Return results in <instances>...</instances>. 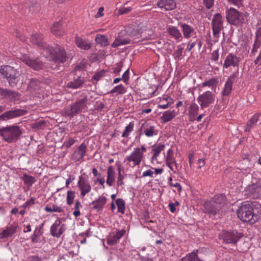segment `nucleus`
I'll return each mask as SVG.
<instances>
[{"mask_svg":"<svg viewBox=\"0 0 261 261\" xmlns=\"http://www.w3.org/2000/svg\"><path fill=\"white\" fill-rule=\"evenodd\" d=\"M254 203H242L237 211L238 218L244 222L256 223L259 219V216L254 212Z\"/></svg>","mask_w":261,"mask_h":261,"instance_id":"obj_1","label":"nucleus"},{"mask_svg":"<svg viewBox=\"0 0 261 261\" xmlns=\"http://www.w3.org/2000/svg\"><path fill=\"white\" fill-rule=\"evenodd\" d=\"M21 134L20 127L16 125H8L0 128V137L9 143L16 142Z\"/></svg>","mask_w":261,"mask_h":261,"instance_id":"obj_2","label":"nucleus"},{"mask_svg":"<svg viewBox=\"0 0 261 261\" xmlns=\"http://www.w3.org/2000/svg\"><path fill=\"white\" fill-rule=\"evenodd\" d=\"M44 51L46 55L56 62L64 63L68 59L65 49L59 45H56L54 47L47 46Z\"/></svg>","mask_w":261,"mask_h":261,"instance_id":"obj_3","label":"nucleus"},{"mask_svg":"<svg viewBox=\"0 0 261 261\" xmlns=\"http://www.w3.org/2000/svg\"><path fill=\"white\" fill-rule=\"evenodd\" d=\"M0 73L5 77L11 87H15L20 82L19 72L11 66L2 67Z\"/></svg>","mask_w":261,"mask_h":261,"instance_id":"obj_4","label":"nucleus"},{"mask_svg":"<svg viewBox=\"0 0 261 261\" xmlns=\"http://www.w3.org/2000/svg\"><path fill=\"white\" fill-rule=\"evenodd\" d=\"M88 98L86 96L76 100L73 104L66 107L64 110V115L70 118H73L77 114L86 110Z\"/></svg>","mask_w":261,"mask_h":261,"instance_id":"obj_5","label":"nucleus"},{"mask_svg":"<svg viewBox=\"0 0 261 261\" xmlns=\"http://www.w3.org/2000/svg\"><path fill=\"white\" fill-rule=\"evenodd\" d=\"M27 51L23 48L20 49V55L19 58L27 65L32 68L34 70H39L43 67L42 62L39 59H32L27 54Z\"/></svg>","mask_w":261,"mask_h":261,"instance_id":"obj_6","label":"nucleus"},{"mask_svg":"<svg viewBox=\"0 0 261 261\" xmlns=\"http://www.w3.org/2000/svg\"><path fill=\"white\" fill-rule=\"evenodd\" d=\"M226 19L230 24L239 26L244 22V15L237 10L230 8L226 11Z\"/></svg>","mask_w":261,"mask_h":261,"instance_id":"obj_7","label":"nucleus"},{"mask_svg":"<svg viewBox=\"0 0 261 261\" xmlns=\"http://www.w3.org/2000/svg\"><path fill=\"white\" fill-rule=\"evenodd\" d=\"M251 183L246 188V194L251 198H258L261 196V178H253Z\"/></svg>","mask_w":261,"mask_h":261,"instance_id":"obj_8","label":"nucleus"},{"mask_svg":"<svg viewBox=\"0 0 261 261\" xmlns=\"http://www.w3.org/2000/svg\"><path fill=\"white\" fill-rule=\"evenodd\" d=\"M215 99V94L210 91H205L197 97V101L201 109L208 107L214 102Z\"/></svg>","mask_w":261,"mask_h":261,"instance_id":"obj_9","label":"nucleus"},{"mask_svg":"<svg viewBox=\"0 0 261 261\" xmlns=\"http://www.w3.org/2000/svg\"><path fill=\"white\" fill-rule=\"evenodd\" d=\"M242 237H243V234L236 231H222L220 234V239H222L224 242L227 244H235Z\"/></svg>","mask_w":261,"mask_h":261,"instance_id":"obj_10","label":"nucleus"},{"mask_svg":"<svg viewBox=\"0 0 261 261\" xmlns=\"http://www.w3.org/2000/svg\"><path fill=\"white\" fill-rule=\"evenodd\" d=\"M0 95L3 99L13 103L19 101L21 96L20 93L18 92L3 88H0Z\"/></svg>","mask_w":261,"mask_h":261,"instance_id":"obj_11","label":"nucleus"},{"mask_svg":"<svg viewBox=\"0 0 261 261\" xmlns=\"http://www.w3.org/2000/svg\"><path fill=\"white\" fill-rule=\"evenodd\" d=\"M27 113V111L25 110L19 109H11L0 115V120L3 121H7L22 116Z\"/></svg>","mask_w":261,"mask_h":261,"instance_id":"obj_12","label":"nucleus"},{"mask_svg":"<svg viewBox=\"0 0 261 261\" xmlns=\"http://www.w3.org/2000/svg\"><path fill=\"white\" fill-rule=\"evenodd\" d=\"M223 21L221 15L220 13L214 15L212 20V25L213 34L215 37L218 38L219 34L223 29Z\"/></svg>","mask_w":261,"mask_h":261,"instance_id":"obj_13","label":"nucleus"},{"mask_svg":"<svg viewBox=\"0 0 261 261\" xmlns=\"http://www.w3.org/2000/svg\"><path fill=\"white\" fill-rule=\"evenodd\" d=\"M143 158V153L141 151L139 147H136L132 153L125 158L124 162H133V167H135L140 165Z\"/></svg>","mask_w":261,"mask_h":261,"instance_id":"obj_14","label":"nucleus"},{"mask_svg":"<svg viewBox=\"0 0 261 261\" xmlns=\"http://www.w3.org/2000/svg\"><path fill=\"white\" fill-rule=\"evenodd\" d=\"M140 132V135L143 134L147 137H151L158 134V130L155 126L146 121L142 124Z\"/></svg>","mask_w":261,"mask_h":261,"instance_id":"obj_15","label":"nucleus"},{"mask_svg":"<svg viewBox=\"0 0 261 261\" xmlns=\"http://www.w3.org/2000/svg\"><path fill=\"white\" fill-rule=\"evenodd\" d=\"M77 187L81 191V195L82 197H84L91 190V186L89 184V180L82 175L79 176Z\"/></svg>","mask_w":261,"mask_h":261,"instance_id":"obj_16","label":"nucleus"},{"mask_svg":"<svg viewBox=\"0 0 261 261\" xmlns=\"http://www.w3.org/2000/svg\"><path fill=\"white\" fill-rule=\"evenodd\" d=\"M220 206L216 205L212 200L205 201L203 205V212L210 216H215L221 212Z\"/></svg>","mask_w":261,"mask_h":261,"instance_id":"obj_17","label":"nucleus"},{"mask_svg":"<svg viewBox=\"0 0 261 261\" xmlns=\"http://www.w3.org/2000/svg\"><path fill=\"white\" fill-rule=\"evenodd\" d=\"M30 41L34 45H36L39 48L41 49H43V53H44L45 51L44 49L47 47L49 46L47 45L46 43L43 40V35L41 34H33L30 39Z\"/></svg>","mask_w":261,"mask_h":261,"instance_id":"obj_18","label":"nucleus"},{"mask_svg":"<svg viewBox=\"0 0 261 261\" xmlns=\"http://www.w3.org/2000/svg\"><path fill=\"white\" fill-rule=\"evenodd\" d=\"M86 145L84 143H82L72 153V159L75 162L82 160L86 155Z\"/></svg>","mask_w":261,"mask_h":261,"instance_id":"obj_19","label":"nucleus"},{"mask_svg":"<svg viewBox=\"0 0 261 261\" xmlns=\"http://www.w3.org/2000/svg\"><path fill=\"white\" fill-rule=\"evenodd\" d=\"M126 231L123 229L120 230L114 231L111 233L107 239L109 245H113L116 244L119 240L125 234Z\"/></svg>","mask_w":261,"mask_h":261,"instance_id":"obj_20","label":"nucleus"},{"mask_svg":"<svg viewBox=\"0 0 261 261\" xmlns=\"http://www.w3.org/2000/svg\"><path fill=\"white\" fill-rule=\"evenodd\" d=\"M240 58L236 55L230 53L226 57L223 64L224 68H228L230 66L238 67L240 62Z\"/></svg>","mask_w":261,"mask_h":261,"instance_id":"obj_21","label":"nucleus"},{"mask_svg":"<svg viewBox=\"0 0 261 261\" xmlns=\"http://www.w3.org/2000/svg\"><path fill=\"white\" fill-rule=\"evenodd\" d=\"M179 25L181 28L184 37L186 39L191 38L196 33L194 27L185 22H180Z\"/></svg>","mask_w":261,"mask_h":261,"instance_id":"obj_22","label":"nucleus"},{"mask_svg":"<svg viewBox=\"0 0 261 261\" xmlns=\"http://www.w3.org/2000/svg\"><path fill=\"white\" fill-rule=\"evenodd\" d=\"M157 6L165 11H170L176 8V4L174 0H159Z\"/></svg>","mask_w":261,"mask_h":261,"instance_id":"obj_23","label":"nucleus"},{"mask_svg":"<svg viewBox=\"0 0 261 261\" xmlns=\"http://www.w3.org/2000/svg\"><path fill=\"white\" fill-rule=\"evenodd\" d=\"M17 223H13L2 231L1 233L0 238L3 239L12 237L17 232Z\"/></svg>","mask_w":261,"mask_h":261,"instance_id":"obj_24","label":"nucleus"},{"mask_svg":"<svg viewBox=\"0 0 261 261\" xmlns=\"http://www.w3.org/2000/svg\"><path fill=\"white\" fill-rule=\"evenodd\" d=\"M167 32L176 41H180L182 40V34L176 27L169 26L167 29Z\"/></svg>","mask_w":261,"mask_h":261,"instance_id":"obj_25","label":"nucleus"},{"mask_svg":"<svg viewBox=\"0 0 261 261\" xmlns=\"http://www.w3.org/2000/svg\"><path fill=\"white\" fill-rule=\"evenodd\" d=\"M261 46V27L257 28L255 32V40L251 49V54L253 55L257 51Z\"/></svg>","mask_w":261,"mask_h":261,"instance_id":"obj_26","label":"nucleus"},{"mask_svg":"<svg viewBox=\"0 0 261 261\" xmlns=\"http://www.w3.org/2000/svg\"><path fill=\"white\" fill-rule=\"evenodd\" d=\"M60 224V220L58 219L51 225L50 227V233L54 237L59 238L62 234L63 231L62 227L58 229Z\"/></svg>","mask_w":261,"mask_h":261,"instance_id":"obj_27","label":"nucleus"},{"mask_svg":"<svg viewBox=\"0 0 261 261\" xmlns=\"http://www.w3.org/2000/svg\"><path fill=\"white\" fill-rule=\"evenodd\" d=\"M234 75L230 76L226 82L224 87L221 92V94L223 97L229 96L232 90L233 80Z\"/></svg>","mask_w":261,"mask_h":261,"instance_id":"obj_28","label":"nucleus"},{"mask_svg":"<svg viewBox=\"0 0 261 261\" xmlns=\"http://www.w3.org/2000/svg\"><path fill=\"white\" fill-rule=\"evenodd\" d=\"M107 202V198L101 195L98 199L92 202L93 208L96 210L97 212L101 211Z\"/></svg>","mask_w":261,"mask_h":261,"instance_id":"obj_29","label":"nucleus"},{"mask_svg":"<svg viewBox=\"0 0 261 261\" xmlns=\"http://www.w3.org/2000/svg\"><path fill=\"white\" fill-rule=\"evenodd\" d=\"M84 82V78L79 76L77 77H74L73 81L69 82L66 84V87L71 89H77L81 87Z\"/></svg>","mask_w":261,"mask_h":261,"instance_id":"obj_30","label":"nucleus"},{"mask_svg":"<svg viewBox=\"0 0 261 261\" xmlns=\"http://www.w3.org/2000/svg\"><path fill=\"white\" fill-rule=\"evenodd\" d=\"M52 33L56 36H61L64 34L65 31L61 21L55 22L51 28Z\"/></svg>","mask_w":261,"mask_h":261,"instance_id":"obj_31","label":"nucleus"},{"mask_svg":"<svg viewBox=\"0 0 261 261\" xmlns=\"http://www.w3.org/2000/svg\"><path fill=\"white\" fill-rule=\"evenodd\" d=\"M75 43L78 47L84 50H88L92 46L90 42L78 36H76L75 38Z\"/></svg>","mask_w":261,"mask_h":261,"instance_id":"obj_32","label":"nucleus"},{"mask_svg":"<svg viewBox=\"0 0 261 261\" xmlns=\"http://www.w3.org/2000/svg\"><path fill=\"white\" fill-rule=\"evenodd\" d=\"M199 107L195 103L191 105L188 112V116L190 121H194L196 120L195 117L198 113Z\"/></svg>","mask_w":261,"mask_h":261,"instance_id":"obj_33","label":"nucleus"},{"mask_svg":"<svg viewBox=\"0 0 261 261\" xmlns=\"http://www.w3.org/2000/svg\"><path fill=\"white\" fill-rule=\"evenodd\" d=\"M43 233V231L35 230L33 234L31 237L32 242L33 243L41 242L43 244L45 243L46 240L44 237H42V239L40 238V237L42 236Z\"/></svg>","mask_w":261,"mask_h":261,"instance_id":"obj_34","label":"nucleus"},{"mask_svg":"<svg viewBox=\"0 0 261 261\" xmlns=\"http://www.w3.org/2000/svg\"><path fill=\"white\" fill-rule=\"evenodd\" d=\"M131 40L127 37L123 38L120 36H118L112 44L113 47H117L122 45L130 43Z\"/></svg>","mask_w":261,"mask_h":261,"instance_id":"obj_35","label":"nucleus"},{"mask_svg":"<svg viewBox=\"0 0 261 261\" xmlns=\"http://www.w3.org/2000/svg\"><path fill=\"white\" fill-rule=\"evenodd\" d=\"M260 114L259 113L255 114L248 121L246 125L244 126L245 132H249L253 126L258 120Z\"/></svg>","mask_w":261,"mask_h":261,"instance_id":"obj_36","label":"nucleus"},{"mask_svg":"<svg viewBox=\"0 0 261 261\" xmlns=\"http://www.w3.org/2000/svg\"><path fill=\"white\" fill-rule=\"evenodd\" d=\"M115 173L114 167L112 166H110L108 168L107 178L106 180L107 184L109 186H112L115 181Z\"/></svg>","mask_w":261,"mask_h":261,"instance_id":"obj_37","label":"nucleus"},{"mask_svg":"<svg viewBox=\"0 0 261 261\" xmlns=\"http://www.w3.org/2000/svg\"><path fill=\"white\" fill-rule=\"evenodd\" d=\"M176 116V112L174 110L167 111L165 112L161 117V119L163 123L170 121Z\"/></svg>","mask_w":261,"mask_h":261,"instance_id":"obj_38","label":"nucleus"},{"mask_svg":"<svg viewBox=\"0 0 261 261\" xmlns=\"http://www.w3.org/2000/svg\"><path fill=\"white\" fill-rule=\"evenodd\" d=\"M226 200L225 196L223 195H218L214 196L212 201L217 205L220 206L221 210Z\"/></svg>","mask_w":261,"mask_h":261,"instance_id":"obj_39","label":"nucleus"},{"mask_svg":"<svg viewBox=\"0 0 261 261\" xmlns=\"http://www.w3.org/2000/svg\"><path fill=\"white\" fill-rule=\"evenodd\" d=\"M21 179L29 188L36 181V179L34 177L29 175L27 173H24L23 174V176L21 177Z\"/></svg>","mask_w":261,"mask_h":261,"instance_id":"obj_40","label":"nucleus"},{"mask_svg":"<svg viewBox=\"0 0 261 261\" xmlns=\"http://www.w3.org/2000/svg\"><path fill=\"white\" fill-rule=\"evenodd\" d=\"M219 81L217 78L213 77L207 81H205L201 84V87H209L212 89L216 88Z\"/></svg>","mask_w":261,"mask_h":261,"instance_id":"obj_41","label":"nucleus"},{"mask_svg":"<svg viewBox=\"0 0 261 261\" xmlns=\"http://www.w3.org/2000/svg\"><path fill=\"white\" fill-rule=\"evenodd\" d=\"M165 148L164 144H158L156 146H153L152 151L153 152V156L151 158V161L156 160L157 157Z\"/></svg>","mask_w":261,"mask_h":261,"instance_id":"obj_42","label":"nucleus"},{"mask_svg":"<svg viewBox=\"0 0 261 261\" xmlns=\"http://www.w3.org/2000/svg\"><path fill=\"white\" fill-rule=\"evenodd\" d=\"M197 252V250H194L192 252L189 253L186 256L181 259V261H202L198 257Z\"/></svg>","mask_w":261,"mask_h":261,"instance_id":"obj_43","label":"nucleus"},{"mask_svg":"<svg viewBox=\"0 0 261 261\" xmlns=\"http://www.w3.org/2000/svg\"><path fill=\"white\" fill-rule=\"evenodd\" d=\"M141 30V29L132 28L129 27L125 29V31L129 36L132 37H136L137 38H140L139 35Z\"/></svg>","mask_w":261,"mask_h":261,"instance_id":"obj_44","label":"nucleus"},{"mask_svg":"<svg viewBox=\"0 0 261 261\" xmlns=\"http://www.w3.org/2000/svg\"><path fill=\"white\" fill-rule=\"evenodd\" d=\"M95 41L97 43L103 46H106L109 44L107 37L103 35L97 34L95 37Z\"/></svg>","mask_w":261,"mask_h":261,"instance_id":"obj_45","label":"nucleus"},{"mask_svg":"<svg viewBox=\"0 0 261 261\" xmlns=\"http://www.w3.org/2000/svg\"><path fill=\"white\" fill-rule=\"evenodd\" d=\"M38 4L37 3L32 4L31 2L26 3L24 6L25 13H29L34 12L37 10Z\"/></svg>","mask_w":261,"mask_h":261,"instance_id":"obj_46","label":"nucleus"},{"mask_svg":"<svg viewBox=\"0 0 261 261\" xmlns=\"http://www.w3.org/2000/svg\"><path fill=\"white\" fill-rule=\"evenodd\" d=\"M126 92V88L122 84L115 86L109 93L113 94L116 93L117 94H123Z\"/></svg>","mask_w":261,"mask_h":261,"instance_id":"obj_47","label":"nucleus"},{"mask_svg":"<svg viewBox=\"0 0 261 261\" xmlns=\"http://www.w3.org/2000/svg\"><path fill=\"white\" fill-rule=\"evenodd\" d=\"M40 82L36 78H31L29 80L28 88L29 89L36 90L40 86Z\"/></svg>","mask_w":261,"mask_h":261,"instance_id":"obj_48","label":"nucleus"},{"mask_svg":"<svg viewBox=\"0 0 261 261\" xmlns=\"http://www.w3.org/2000/svg\"><path fill=\"white\" fill-rule=\"evenodd\" d=\"M174 154L172 149H169L167 153L166 158V164L169 166L170 163H175V160L174 158Z\"/></svg>","mask_w":261,"mask_h":261,"instance_id":"obj_49","label":"nucleus"},{"mask_svg":"<svg viewBox=\"0 0 261 261\" xmlns=\"http://www.w3.org/2000/svg\"><path fill=\"white\" fill-rule=\"evenodd\" d=\"M116 203L117 206L118 212L123 214L125 210L124 201L121 198H118L116 200Z\"/></svg>","mask_w":261,"mask_h":261,"instance_id":"obj_50","label":"nucleus"},{"mask_svg":"<svg viewBox=\"0 0 261 261\" xmlns=\"http://www.w3.org/2000/svg\"><path fill=\"white\" fill-rule=\"evenodd\" d=\"M134 126V123L130 122L129 124L125 128L124 132L122 134V137L127 138L129 135V134L133 131Z\"/></svg>","mask_w":261,"mask_h":261,"instance_id":"obj_51","label":"nucleus"},{"mask_svg":"<svg viewBox=\"0 0 261 261\" xmlns=\"http://www.w3.org/2000/svg\"><path fill=\"white\" fill-rule=\"evenodd\" d=\"M152 31L148 30H141L139 37L142 40H148L150 38Z\"/></svg>","mask_w":261,"mask_h":261,"instance_id":"obj_52","label":"nucleus"},{"mask_svg":"<svg viewBox=\"0 0 261 261\" xmlns=\"http://www.w3.org/2000/svg\"><path fill=\"white\" fill-rule=\"evenodd\" d=\"M67 194V203L69 205H71L73 203V200L75 197V192L72 191H68Z\"/></svg>","mask_w":261,"mask_h":261,"instance_id":"obj_53","label":"nucleus"},{"mask_svg":"<svg viewBox=\"0 0 261 261\" xmlns=\"http://www.w3.org/2000/svg\"><path fill=\"white\" fill-rule=\"evenodd\" d=\"M183 50L184 47L181 45L177 46V49L173 54L176 60H179L181 59Z\"/></svg>","mask_w":261,"mask_h":261,"instance_id":"obj_54","label":"nucleus"},{"mask_svg":"<svg viewBox=\"0 0 261 261\" xmlns=\"http://www.w3.org/2000/svg\"><path fill=\"white\" fill-rule=\"evenodd\" d=\"M123 67V63L120 61L116 64L114 67L112 68V72L115 74H119Z\"/></svg>","mask_w":261,"mask_h":261,"instance_id":"obj_55","label":"nucleus"},{"mask_svg":"<svg viewBox=\"0 0 261 261\" xmlns=\"http://www.w3.org/2000/svg\"><path fill=\"white\" fill-rule=\"evenodd\" d=\"M163 100H170V101H169V102H167L166 104L165 105H159L158 106L159 108L166 109L169 108L171 106V105L173 103V100L172 98L170 96L164 98Z\"/></svg>","mask_w":261,"mask_h":261,"instance_id":"obj_56","label":"nucleus"},{"mask_svg":"<svg viewBox=\"0 0 261 261\" xmlns=\"http://www.w3.org/2000/svg\"><path fill=\"white\" fill-rule=\"evenodd\" d=\"M118 177L117 179V185L118 186H121L123 185V179L124 178V176L121 174V169L119 165L118 166Z\"/></svg>","mask_w":261,"mask_h":261,"instance_id":"obj_57","label":"nucleus"},{"mask_svg":"<svg viewBox=\"0 0 261 261\" xmlns=\"http://www.w3.org/2000/svg\"><path fill=\"white\" fill-rule=\"evenodd\" d=\"M129 69H128L124 72L122 76V81H123L126 85L128 84V80L129 79Z\"/></svg>","mask_w":261,"mask_h":261,"instance_id":"obj_58","label":"nucleus"},{"mask_svg":"<svg viewBox=\"0 0 261 261\" xmlns=\"http://www.w3.org/2000/svg\"><path fill=\"white\" fill-rule=\"evenodd\" d=\"M105 75V71L101 70L100 72L95 73L92 77V79L96 81H99Z\"/></svg>","mask_w":261,"mask_h":261,"instance_id":"obj_59","label":"nucleus"},{"mask_svg":"<svg viewBox=\"0 0 261 261\" xmlns=\"http://www.w3.org/2000/svg\"><path fill=\"white\" fill-rule=\"evenodd\" d=\"M172 180V177H170L169 178V180H170L169 185H170V186H171L172 187H176V188H177V191L179 192H180L181 191V186H180V185L178 182H175V183L172 182L171 181Z\"/></svg>","mask_w":261,"mask_h":261,"instance_id":"obj_60","label":"nucleus"},{"mask_svg":"<svg viewBox=\"0 0 261 261\" xmlns=\"http://www.w3.org/2000/svg\"><path fill=\"white\" fill-rule=\"evenodd\" d=\"M44 121H39L38 122H36L35 123L33 124L34 128L38 129H42L44 126Z\"/></svg>","mask_w":261,"mask_h":261,"instance_id":"obj_61","label":"nucleus"},{"mask_svg":"<svg viewBox=\"0 0 261 261\" xmlns=\"http://www.w3.org/2000/svg\"><path fill=\"white\" fill-rule=\"evenodd\" d=\"M219 50L216 49L213 51L211 54V60L214 61H217L219 59Z\"/></svg>","mask_w":261,"mask_h":261,"instance_id":"obj_62","label":"nucleus"},{"mask_svg":"<svg viewBox=\"0 0 261 261\" xmlns=\"http://www.w3.org/2000/svg\"><path fill=\"white\" fill-rule=\"evenodd\" d=\"M27 261H42V258L38 255H32L27 258Z\"/></svg>","mask_w":261,"mask_h":261,"instance_id":"obj_63","label":"nucleus"},{"mask_svg":"<svg viewBox=\"0 0 261 261\" xmlns=\"http://www.w3.org/2000/svg\"><path fill=\"white\" fill-rule=\"evenodd\" d=\"M131 10L130 7L126 8V7H122L120 8L118 11V14L120 15H123L124 14H126L130 12Z\"/></svg>","mask_w":261,"mask_h":261,"instance_id":"obj_64","label":"nucleus"}]
</instances>
